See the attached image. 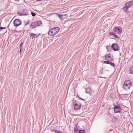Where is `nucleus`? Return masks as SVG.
<instances>
[{
	"label": "nucleus",
	"instance_id": "nucleus-1",
	"mask_svg": "<svg viewBox=\"0 0 133 133\" xmlns=\"http://www.w3.org/2000/svg\"><path fill=\"white\" fill-rule=\"evenodd\" d=\"M60 29L58 27H54L50 30L48 32V34L50 36L55 35L59 32Z\"/></svg>",
	"mask_w": 133,
	"mask_h": 133
},
{
	"label": "nucleus",
	"instance_id": "nucleus-2",
	"mask_svg": "<svg viewBox=\"0 0 133 133\" xmlns=\"http://www.w3.org/2000/svg\"><path fill=\"white\" fill-rule=\"evenodd\" d=\"M73 105L75 110L79 109L81 107V105L79 103H77L76 101H75L73 102Z\"/></svg>",
	"mask_w": 133,
	"mask_h": 133
},
{
	"label": "nucleus",
	"instance_id": "nucleus-3",
	"mask_svg": "<svg viewBox=\"0 0 133 133\" xmlns=\"http://www.w3.org/2000/svg\"><path fill=\"white\" fill-rule=\"evenodd\" d=\"M22 22L19 19H15L14 21V24L16 26H18L21 24Z\"/></svg>",
	"mask_w": 133,
	"mask_h": 133
},
{
	"label": "nucleus",
	"instance_id": "nucleus-4",
	"mask_svg": "<svg viewBox=\"0 0 133 133\" xmlns=\"http://www.w3.org/2000/svg\"><path fill=\"white\" fill-rule=\"evenodd\" d=\"M111 47L113 50L114 51H117L118 50V45L116 43H113L111 45Z\"/></svg>",
	"mask_w": 133,
	"mask_h": 133
},
{
	"label": "nucleus",
	"instance_id": "nucleus-5",
	"mask_svg": "<svg viewBox=\"0 0 133 133\" xmlns=\"http://www.w3.org/2000/svg\"><path fill=\"white\" fill-rule=\"evenodd\" d=\"M114 32L115 33L116 32L117 34H120L121 32L122 29L121 28H117V27H115L113 30Z\"/></svg>",
	"mask_w": 133,
	"mask_h": 133
},
{
	"label": "nucleus",
	"instance_id": "nucleus-6",
	"mask_svg": "<svg viewBox=\"0 0 133 133\" xmlns=\"http://www.w3.org/2000/svg\"><path fill=\"white\" fill-rule=\"evenodd\" d=\"M105 59L109 62L112 61L113 59L111 56V54H108L107 55L105 56Z\"/></svg>",
	"mask_w": 133,
	"mask_h": 133
},
{
	"label": "nucleus",
	"instance_id": "nucleus-7",
	"mask_svg": "<svg viewBox=\"0 0 133 133\" xmlns=\"http://www.w3.org/2000/svg\"><path fill=\"white\" fill-rule=\"evenodd\" d=\"M114 111L115 113L120 112V108L119 107L117 106H115L114 108Z\"/></svg>",
	"mask_w": 133,
	"mask_h": 133
},
{
	"label": "nucleus",
	"instance_id": "nucleus-8",
	"mask_svg": "<svg viewBox=\"0 0 133 133\" xmlns=\"http://www.w3.org/2000/svg\"><path fill=\"white\" fill-rule=\"evenodd\" d=\"M123 88L125 90H128L130 89V87H129V86L126 83V82H124L123 85Z\"/></svg>",
	"mask_w": 133,
	"mask_h": 133
},
{
	"label": "nucleus",
	"instance_id": "nucleus-9",
	"mask_svg": "<svg viewBox=\"0 0 133 133\" xmlns=\"http://www.w3.org/2000/svg\"><path fill=\"white\" fill-rule=\"evenodd\" d=\"M125 5H126L127 8H129L132 6L133 5L132 2L131 1L128 2L127 3H126Z\"/></svg>",
	"mask_w": 133,
	"mask_h": 133
},
{
	"label": "nucleus",
	"instance_id": "nucleus-10",
	"mask_svg": "<svg viewBox=\"0 0 133 133\" xmlns=\"http://www.w3.org/2000/svg\"><path fill=\"white\" fill-rule=\"evenodd\" d=\"M30 26L31 28H32V29H33L37 26L35 22L31 23L30 25Z\"/></svg>",
	"mask_w": 133,
	"mask_h": 133
},
{
	"label": "nucleus",
	"instance_id": "nucleus-11",
	"mask_svg": "<svg viewBox=\"0 0 133 133\" xmlns=\"http://www.w3.org/2000/svg\"><path fill=\"white\" fill-rule=\"evenodd\" d=\"M124 82H126V83L129 86V87H131V82L130 80H127Z\"/></svg>",
	"mask_w": 133,
	"mask_h": 133
},
{
	"label": "nucleus",
	"instance_id": "nucleus-12",
	"mask_svg": "<svg viewBox=\"0 0 133 133\" xmlns=\"http://www.w3.org/2000/svg\"><path fill=\"white\" fill-rule=\"evenodd\" d=\"M30 36L32 37V38L33 39V38H35L36 37H37V34H34L33 33H31L30 34Z\"/></svg>",
	"mask_w": 133,
	"mask_h": 133
},
{
	"label": "nucleus",
	"instance_id": "nucleus-13",
	"mask_svg": "<svg viewBox=\"0 0 133 133\" xmlns=\"http://www.w3.org/2000/svg\"><path fill=\"white\" fill-rule=\"evenodd\" d=\"M35 23L36 24L37 26H38L42 24V22L41 21H37L35 22Z\"/></svg>",
	"mask_w": 133,
	"mask_h": 133
},
{
	"label": "nucleus",
	"instance_id": "nucleus-14",
	"mask_svg": "<svg viewBox=\"0 0 133 133\" xmlns=\"http://www.w3.org/2000/svg\"><path fill=\"white\" fill-rule=\"evenodd\" d=\"M128 9H129V8L127 7V6H126L125 5V6L123 8V9L124 11L125 12L127 11Z\"/></svg>",
	"mask_w": 133,
	"mask_h": 133
},
{
	"label": "nucleus",
	"instance_id": "nucleus-15",
	"mask_svg": "<svg viewBox=\"0 0 133 133\" xmlns=\"http://www.w3.org/2000/svg\"><path fill=\"white\" fill-rule=\"evenodd\" d=\"M85 130H79V131L78 133H86L85 132Z\"/></svg>",
	"mask_w": 133,
	"mask_h": 133
},
{
	"label": "nucleus",
	"instance_id": "nucleus-16",
	"mask_svg": "<svg viewBox=\"0 0 133 133\" xmlns=\"http://www.w3.org/2000/svg\"><path fill=\"white\" fill-rule=\"evenodd\" d=\"M130 73L131 74H133V66L131 67L130 68Z\"/></svg>",
	"mask_w": 133,
	"mask_h": 133
},
{
	"label": "nucleus",
	"instance_id": "nucleus-17",
	"mask_svg": "<svg viewBox=\"0 0 133 133\" xmlns=\"http://www.w3.org/2000/svg\"><path fill=\"white\" fill-rule=\"evenodd\" d=\"M109 64H110L111 66H115V64L114 63H112L110 62H109Z\"/></svg>",
	"mask_w": 133,
	"mask_h": 133
},
{
	"label": "nucleus",
	"instance_id": "nucleus-18",
	"mask_svg": "<svg viewBox=\"0 0 133 133\" xmlns=\"http://www.w3.org/2000/svg\"><path fill=\"white\" fill-rule=\"evenodd\" d=\"M90 89V90L91 91V89L90 87H88V88L87 89V90L86 91V92L88 93H90V92H87V91L88 90Z\"/></svg>",
	"mask_w": 133,
	"mask_h": 133
},
{
	"label": "nucleus",
	"instance_id": "nucleus-19",
	"mask_svg": "<svg viewBox=\"0 0 133 133\" xmlns=\"http://www.w3.org/2000/svg\"><path fill=\"white\" fill-rule=\"evenodd\" d=\"M115 33L114 32H113V33L112 32H110L109 33V35L110 36L112 35V36H113L114 35Z\"/></svg>",
	"mask_w": 133,
	"mask_h": 133
},
{
	"label": "nucleus",
	"instance_id": "nucleus-20",
	"mask_svg": "<svg viewBox=\"0 0 133 133\" xmlns=\"http://www.w3.org/2000/svg\"><path fill=\"white\" fill-rule=\"evenodd\" d=\"M109 61H104V63L107 64H109Z\"/></svg>",
	"mask_w": 133,
	"mask_h": 133
},
{
	"label": "nucleus",
	"instance_id": "nucleus-21",
	"mask_svg": "<svg viewBox=\"0 0 133 133\" xmlns=\"http://www.w3.org/2000/svg\"><path fill=\"white\" fill-rule=\"evenodd\" d=\"M31 14L32 16H35L36 15V14L33 12H31Z\"/></svg>",
	"mask_w": 133,
	"mask_h": 133
},
{
	"label": "nucleus",
	"instance_id": "nucleus-22",
	"mask_svg": "<svg viewBox=\"0 0 133 133\" xmlns=\"http://www.w3.org/2000/svg\"><path fill=\"white\" fill-rule=\"evenodd\" d=\"M113 37H115L116 38H117L118 37V36L116 34V33H115Z\"/></svg>",
	"mask_w": 133,
	"mask_h": 133
},
{
	"label": "nucleus",
	"instance_id": "nucleus-23",
	"mask_svg": "<svg viewBox=\"0 0 133 133\" xmlns=\"http://www.w3.org/2000/svg\"><path fill=\"white\" fill-rule=\"evenodd\" d=\"M77 129H78V128L77 127V126L75 127L74 128V131H78V130Z\"/></svg>",
	"mask_w": 133,
	"mask_h": 133
},
{
	"label": "nucleus",
	"instance_id": "nucleus-24",
	"mask_svg": "<svg viewBox=\"0 0 133 133\" xmlns=\"http://www.w3.org/2000/svg\"><path fill=\"white\" fill-rule=\"evenodd\" d=\"M6 28H3L2 27H0V31L3 29H6Z\"/></svg>",
	"mask_w": 133,
	"mask_h": 133
},
{
	"label": "nucleus",
	"instance_id": "nucleus-25",
	"mask_svg": "<svg viewBox=\"0 0 133 133\" xmlns=\"http://www.w3.org/2000/svg\"><path fill=\"white\" fill-rule=\"evenodd\" d=\"M57 130H55V129H54V130H51V131H53L56 133L57 131Z\"/></svg>",
	"mask_w": 133,
	"mask_h": 133
},
{
	"label": "nucleus",
	"instance_id": "nucleus-26",
	"mask_svg": "<svg viewBox=\"0 0 133 133\" xmlns=\"http://www.w3.org/2000/svg\"><path fill=\"white\" fill-rule=\"evenodd\" d=\"M22 13H23L22 12H22L19 13H19H18V15L21 16V15H24L23 14H22Z\"/></svg>",
	"mask_w": 133,
	"mask_h": 133
},
{
	"label": "nucleus",
	"instance_id": "nucleus-27",
	"mask_svg": "<svg viewBox=\"0 0 133 133\" xmlns=\"http://www.w3.org/2000/svg\"><path fill=\"white\" fill-rule=\"evenodd\" d=\"M63 16V15H59V17L60 18H61Z\"/></svg>",
	"mask_w": 133,
	"mask_h": 133
},
{
	"label": "nucleus",
	"instance_id": "nucleus-28",
	"mask_svg": "<svg viewBox=\"0 0 133 133\" xmlns=\"http://www.w3.org/2000/svg\"><path fill=\"white\" fill-rule=\"evenodd\" d=\"M23 44V42L21 43L19 45V46L20 47H22Z\"/></svg>",
	"mask_w": 133,
	"mask_h": 133
},
{
	"label": "nucleus",
	"instance_id": "nucleus-29",
	"mask_svg": "<svg viewBox=\"0 0 133 133\" xmlns=\"http://www.w3.org/2000/svg\"><path fill=\"white\" fill-rule=\"evenodd\" d=\"M74 133H78V131H74Z\"/></svg>",
	"mask_w": 133,
	"mask_h": 133
},
{
	"label": "nucleus",
	"instance_id": "nucleus-30",
	"mask_svg": "<svg viewBox=\"0 0 133 133\" xmlns=\"http://www.w3.org/2000/svg\"><path fill=\"white\" fill-rule=\"evenodd\" d=\"M79 98H80V99L81 100H84L83 99H82V98H81V97H79Z\"/></svg>",
	"mask_w": 133,
	"mask_h": 133
},
{
	"label": "nucleus",
	"instance_id": "nucleus-31",
	"mask_svg": "<svg viewBox=\"0 0 133 133\" xmlns=\"http://www.w3.org/2000/svg\"><path fill=\"white\" fill-rule=\"evenodd\" d=\"M59 132H60V131L57 130V131L56 132V133H59Z\"/></svg>",
	"mask_w": 133,
	"mask_h": 133
},
{
	"label": "nucleus",
	"instance_id": "nucleus-32",
	"mask_svg": "<svg viewBox=\"0 0 133 133\" xmlns=\"http://www.w3.org/2000/svg\"><path fill=\"white\" fill-rule=\"evenodd\" d=\"M22 49H20V51H19V52L21 53V52Z\"/></svg>",
	"mask_w": 133,
	"mask_h": 133
},
{
	"label": "nucleus",
	"instance_id": "nucleus-33",
	"mask_svg": "<svg viewBox=\"0 0 133 133\" xmlns=\"http://www.w3.org/2000/svg\"><path fill=\"white\" fill-rule=\"evenodd\" d=\"M59 132V133H62L61 132H60H60Z\"/></svg>",
	"mask_w": 133,
	"mask_h": 133
},
{
	"label": "nucleus",
	"instance_id": "nucleus-34",
	"mask_svg": "<svg viewBox=\"0 0 133 133\" xmlns=\"http://www.w3.org/2000/svg\"><path fill=\"white\" fill-rule=\"evenodd\" d=\"M20 49H22V47H21Z\"/></svg>",
	"mask_w": 133,
	"mask_h": 133
},
{
	"label": "nucleus",
	"instance_id": "nucleus-35",
	"mask_svg": "<svg viewBox=\"0 0 133 133\" xmlns=\"http://www.w3.org/2000/svg\"><path fill=\"white\" fill-rule=\"evenodd\" d=\"M132 2V3H133V1H131Z\"/></svg>",
	"mask_w": 133,
	"mask_h": 133
}]
</instances>
